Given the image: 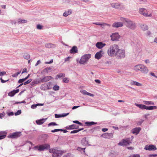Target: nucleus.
Listing matches in <instances>:
<instances>
[{
    "instance_id": "f257e3e1",
    "label": "nucleus",
    "mask_w": 157,
    "mask_h": 157,
    "mask_svg": "<svg viewBox=\"0 0 157 157\" xmlns=\"http://www.w3.org/2000/svg\"><path fill=\"white\" fill-rule=\"evenodd\" d=\"M119 48V46L117 44L111 46L107 51L108 55L111 57H115Z\"/></svg>"
},
{
    "instance_id": "f03ea898",
    "label": "nucleus",
    "mask_w": 157,
    "mask_h": 157,
    "mask_svg": "<svg viewBox=\"0 0 157 157\" xmlns=\"http://www.w3.org/2000/svg\"><path fill=\"white\" fill-rule=\"evenodd\" d=\"M121 20L124 22L125 25L128 28L131 29H134L136 27V24L134 22L128 19L122 17Z\"/></svg>"
},
{
    "instance_id": "7ed1b4c3",
    "label": "nucleus",
    "mask_w": 157,
    "mask_h": 157,
    "mask_svg": "<svg viewBox=\"0 0 157 157\" xmlns=\"http://www.w3.org/2000/svg\"><path fill=\"white\" fill-rule=\"evenodd\" d=\"M134 69L136 71H140L144 73H147L148 71V70L147 67L142 64L138 65L135 66Z\"/></svg>"
},
{
    "instance_id": "20e7f679",
    "label": "nucleus",
    "mask_w": 157,
    "mask_h": 157,
    "mask_svg": "<svg viewBox=\"0 0 157 157\" xmlns=\"http://www.w3.org/2000/svg\"><path fill=\"white\" fill-rule=\"evenodd\" d=\"M125 56V50L123 49H120L119 48L115 57L117 59H120L124 58Z\"/></svg>"
},
{
    "instance_id": "39448f33",
    "label": "nucleus",
    "mask_w": 157,
    "mask_h": 157,
    "mask_svg": "<svg viewBox=\"0 0 157 157\" xmlns=\"http://www.w3.org/2000/svg\"><path fill=\"white\" fill-rule=\"evenodd\" d=\"M49 152L52 153L53 157H59L62 155L63 152L62 151L54 149H51L49 150Z\"/></svg>"
},
{
    "instance_id": "423d86ee",
    "label": "nucleus",
    "mask_w": 157,
    "mask_h": 157,
    "mask_svg": "<svg viewBox=\"0 0 157 157\" xmlns=\"http://www.w3.org/2000/svg\"><path fill=\"white\" fill-rule=\"evenodd\" d=\"M21 135V132H16L9 134L8 137L10 138L16 139L20 137Z\"/></svg>"
},
{
    "instance_id": "0eeeda50",
    "label": "nucleus",
    "mask_w": 157,
    "mask_h": 157,
    "mask_svg": "<svg viewBox=\"0 0 157 157\" xmlns=\"http://www.w3.org/2000/svg\"><path fill=\"white\" fill-rule=\"evenodd\" d=\"M91 57V55L90 54H85L83 55L81 58L79 63L81 64H83L86 62Z\"/></svg>"
},
{
    "instance_id": "6e6552de",
    "label": "nucleus",
    "mask_w": 157,
    "mask_h": 157,
    "mask_svg": "<svg viewBox=\"0 0 157 157\" xmlns=\"http://www.w3.org/2000/svg\"><path fill=\"white\" fill-rule=\"evenodd\" d=\"M131 143V141L130 138H126L125 139H122L121 141L119 143L118 145L120 146H126L129 145L130 143Z\"/></svg>"
},
{
    "instance_id": "1a4fd4ad",
    "label": "nucleus",
    "mask_w": 157,
    "mask_h": 157,
    "mask_svg": "<svg viewBox=\"0 0 157 157\" xmlns=\"http://www.w3.org/2000/svg\"><path fill=\"white\" fill-rule=\"evenodd\" d=\"M144 149L148 151H155L157 150V148L154 145L150 144L146 145L145 146Z\"/></svg>"
},
{
    "instance_id": "9d476101",
    "label": "nucleus",
    "mask_w": 157,
    "mask_h": 157,
    "mask_svg": "<svg viewBox=\"0 0 157 157\" xmlns=\"http://www.w3.org/2000/svg\"><path fill=\"white\" fill-rule=\"evenodd\" d=\"M139 10L140 14L143 15L146 17H151L152 16V14L151 13H150L148 15V14L147 13H145L146 10L144 8H142L140 9Z\"/></svg>"
},
{
    "instance_id": "9b49d317",
    "label": "nucleus",
    "mask_w": 157,
    "mask_h": 157,
    "mask_svg": "<svg viewBox=\"0 0 157 157\" xmlns=\"http://www.w3.org/2000/svg\"><path fill=\"white\" fill-rule=\"evenodd\" d=\"M111 37V40L113 41H116L118 40L120 38V36L118 33H115L112 34L110 36Z\"/></svg>"
},
{
    "instance_id": "f8f14e48",
    "label": "nucleus",
    "mask_w": 157,
    "mask_h": 157,
    "mask_svg": "<svg viewBox=\"0 0 157 157\" xmlns=\"http://www.w3.org/2000/svg\"><path fill=\"white\" fill-rule=\"evenodd\" d=\"M113 133H105L102 134L101 137L105 139H110L113 138Z\"/></svg>"
},
{
    "instance_id": "ddd939ff",
    "label": "nucleus",
    "mask_w": 157,
    "mask_h": 157,
    "mask_svg": "<svg viewBox=\"0 0 157 157\" xmlns=\"http://www.w3.org/2000/svg\"><path fill=\"white\" fill-rule=\"evenodd\" d=\"M52 78L51 76H45L44 78L40 79L39 81V82H45L49 81Z\"/></svg>"
},
{
    "instance_id": "4468645a",
    "label": "nucleus",
    "mask_w": 157,
    "mask_h": 157,
    "mask_svg": "<svg viewBox=\"0 0 157 157\" xmlns=\"http://www.w3.org/2000/svg\"><path fill=\"white\" fill-rule=\"evenodd\" d=\"M88 140L87 139V137L83 138L81 140V144L82 145L85 146L90 145L88 144Z\"/></svg>"
},
{
    "instance_id": "2eb2a0df",
    "label": "nucleus",
    "mask_w": 157,
    "mask_h": 157,
    "mask_svg": "<svg viewBox=\"0 0 157 157\" xmlns=\"http://www.w3.org/2000/svg\"><path fill=\"white\" fill-rule=\"evenodd\" d=\"M123 24L121 22H115L113 24L112 26L114 28H117L122 27Z\"/></svg>"
},
{
    "instance_id": "dca6fc26",
    "label": "nucleus",
    "mask_w": 157,
    "mask_h": 157,
    "mask_svg": "<svg viewBox=\"0 0 157 157\" xmlns=\"http://www.w3.org/2000/svg\"><path fill=\"white\" fill-rule=\"evenodd\" d=\"M102 53L104 54V52L102 50L97 52L95 55V58L98 59H100L102 56Z\"/></svg>"
},
{
    "instance_id": "f3484780",
    "label": "nucleus",
    "mask_w": 157,
    "mask_h": 157,
    "mask_svg": "<svg viewBox=\"0 0 157 157\" xmlns=\"http://www.w3.org/2000/svg\"><path fill=\"white\" fill-rule=\"evenodd\" d=\"M78 126H77L75 124H73L71 125L67 126L65 127L66 129L71 130L78 128Z\"/></svg>"
},
{
    "instance_id": "a211bd4d",
    "label": "nucleus",
    "mask_w": 157,
    "mask_h": 157,
    "mask_svg": "<svg viewBox=\"0 0 157 157\" xmlns=\"http://www.w3.org/2000/svg\"><path fill=\"white\" fill-rule=\"evenodd\" d=\"M105 45V43H103L102 42H98L96 44V46L99 49H101Z\"/></svg>"
},
{
    "instance_id": "6ab92c4d",
    "label": "nucleus",
    "mask_w": 157,
    "mask_h": 157,
    "mask_svg": "<svg viewBox=\"0 0 157 157\" xmlns=\"http://www.w3.org/2000/svg\"><path fill=\"white\" fill-rule=\"evenodd\" d=\"M19 91V89H17L16 90H13L8 93V95L10 97H13L16 93Z\"/></svg>"
},
{
    "instance_id": "aec40b11",
    "label": "nucleus",
    "mask_w": 157,
    "mask_h": 157,
    "mask_svg": "<svg viewBox=\"0 0 157 157\" xmlns=\"http://www.w3.org/2000/svg\"><path fill=\"white\" fill-rule=\"evenodd\" d=\"M78 52L77 47L76 46H74L70 50V52L71 54H75L77 53Z\"/></svg>"
},
{
    "instance_id": "412c9836",
    "label": "nucleus",
    "mask_w": 157,
    "mask_h": 157,
    "mask_svg": "<svg viewBox=\"0 0 157 157\" xmlns=\"http://www.w3.org/2000/svg\"><path fill=\"white\" fill-rule=\"evenodd\" d=\"M141 129L140 127L132 129V132L133 134L137 135L139 133Z\"/></svg>"
},
{
    "instance_id": "4be33fe9",
    "label": "nucleus",
    "mask_w": 157,
    "mask_h": 157,
    "mask_svg": "<svg viewBox=\"0 0 157 157\" xmlns=\"http://www.w3.org/2000/svg\"><path fill=\"white\" fill-rule=\"evenodd\" d=\"M69 114V113H63L62 114H55V117L56 118H59L61 117H66Z\"/></svg>"
},
{
    "instance_id": "5701e85b",
    "label": "nucleus",
    "mask_w": 157,
    "mask_h": 157,
    "mask_svg": "<svg viewBox=\"0 0 157 157\" xmlns=\"http://www.w3.org/2000/svg\"><path fill=\"white\" fill-rule=\"evenodd\" d=\"M46 119L47 118L45 119L43 118L40 120H37L36 121V122L37 124L41 125L45 122Z\"/></svg>"
},
{
    "instance_id": "b1692460",
    "label": "nucleus",
    "mask_w": 157,
    "mask_h": 157,
    "mask_svg": "<svg viewBox=\"0 0 157 157\" xmlns=\"http://www.w3.org/2000/svg\"><path fill=\"white\" fill-rule=\"evenodd\" d=\"M111 7L115 9H118L120 6V4L118 3H113L110 4Z\"/></svg>"
},
{
    "instance_id": "393cba45",
    "label": "nucleus",
    "mask_w": 157,
    "mask_h": 157,
    "mask_svg": "<svg viewBox=\"0 0 157 157\" xmlns=\"http://www.w3.org/2000/svg\"><path fill=\"white\" fill-rule=\"evenodd\" d=\"M135 105L142 109H146V106L144 105L135 103Z\"/></svg>"
},
{
    "instance_id": "a878e982",
    "label": "nucleus",
    "mask_w": 157,
    "mask_h": 157,
    "mask_svg": "<svg viewBox=\"0 0 157 157\" xmlns=\"http://www.w3.org/2000/svg\"><path fill=\"white\" fill-rule=\"evenodd\" d=\"M140 26L141 29L144 31H146L148 29V26L146 25L141 24Z\"/></svg>"
},
{
    "instance_id": "bb28decb",
    "label": "nucleus",
    "mask_w": 157,
    "mask_h": 157,
    "mask_svg": "<svg viewBox=\"0 0 157 157\" xmlns=\"http://www.w3.org/2000/svg\"><path fill=\"white\" fill-rule=\"evenodd\" d=\"M72 10L70 9L68 10L67 11H66L63 14V16L64 17H66L68 15L71 14L72 13Z\"/></svg>"
},
{
    "instance_id": "cd10ccee",
    "label": "nucleus",
    "mask_w": 157,
    "mask_h": 157,
    "mask_svg": "<svg viewBox=\"0 0 157 157\" xmlns=\"http://www.w3.org/2000/svg\"><path fill=\"white\" fill-rule=\"evenodd\" d=\"M35 148H37L39 151H44L45 149L43 145H41L38 147L37 146H35L34 147Z\"/></svg>"
},
{
    "instance_id": "c85d7f7f",
    "label": "nucleus",
    "mask_w": 157,
    "mask_h": 157,
    "mask_svg": "<svg viewBox=\"0 0 157 157\" xmlns=\"http://www.w3.org/2000/svg\"><path fill=\"white\" fill-rule=\"evenodd\" d=\"M45 46L46 48H53L55 47V45L52 44L48 43L47 44H46L45 45Z\"/></svg>"
},
{
    "instance_id": "c756f323",
    "label": "nucleus",
    "mask_w": 157,
    "mask_h": 157,
    "mask_svg": "<svg viewBox=\"0 0 157 157\" xmlns=\"http://www.w3.org/2000/svg\"><path fill=\"white\" fill-rule=\"evenodd\" d=\"M85 124H86L88 126H90L92 125L96 124H97V122H95L93 121L91 122H88L87 121L85 122Z\"/></svg>"
},
{
    "instance_id": "7c9ffc66",
    "label": "nucleus",
    "mask_w": 157,
    "mask_h": 157,
    "mask_svg": "<svg viewBox=\"0 0 157 157\" xmlns=\"http://www.w3.org/2000/svg\"><path fill=\"white\" fill-rule=\"evenodd\" d=\"M157 106H147L146 107V110H152L154 109H155L157 108Z\"/></svg>"
},
{
    "instance_id": "2f4dec72",
    "label": "nucleus",
    "mask_w": 157,
    "mask_h": 157,
    "mask_svg": "<svg viewBox=\"0 0 157 157\" xmlns=\"http://www.w3.org/2000/svg\"><path fill=\"white\" fill-rule=\"evenodd\" d=\"M131 84L138 86H141L142 85L141 83L134 81H132L131 82Z\"/></svg>"
},
{
    "instance_id": "473e14b6",
    "label": "nucleus",
    "mask_w": 157,
    "mask_h": 157,
    "mask_svg": "<svg viewBox=\"0 0 157 157\" xmlns=\"http://www.w3.org/2000/svg\"><path fill=\"white\" fill-rule=\"evenodd\" d=\"M144 103L146 105H153L154 104V102L152 101H144Z\"/></svg>"
},
{
    "instance_id": "72a5a7b5",
    "label": "nucleus",
    "mask_w": 157,
    "mask_h": 157,
    "mask_svg": "<svg viewBox=\"0 0 157 157\" xmlns=\"http://www.w3.org/2000/svg\"><path fill=\"white\" fill-rule=\"evenodd\" d=\"M65 76V74L63 73H60L57 75L56 77V78L57 79L58 78H60L62 77H64Z\"/></svg>"
},
{
    "instance_id": "f704fd0d",
    "label": "nucleus",
    "mask_w": 157,
    "mask_h": 157,
    "mask_svg": "<svg viewBox=\"0 0 157 157\" xmlns=\"http://www.w3.org/2000/svg\"><path fill=\"white\" fill-rule=\"evenodd\" d=\"M18 23H25L27 22V21L26 20H22L21 19H19L18 20Z\"/></svg>"
},
{
    "instance_id": "c9c22d12",
    "label": "nucleus",
    "mask_w": 157,
    "mask_h": 157,
    "mask_svg": "<svg viewBox=\"0 0 157 157\" xmlns=\"http://www.w3.org/2000/svg\"><path fill=\"white\" fill-rule=\"evenodd\" d=\"M44 149H48L50 148V145L48 144H45L43 145Z\"/></svg>"
},
{
    "instance_id": "e433bc0d",
    "label": "nucleus",
    "mask_w": 157,
    "mask_h": 157,
    "mask_svg": "<svg viewBox=\"0 0 157 157\" xmlns=\"http://www.w3.org/2000/svg\"><path fill=\"white\" fill-rule=\"evenodd\" d=\"M57 125H58V124L55 122H51V123H49L48 124V127H49L51 126H54Z\"/></svg>"
},
{
    "instance_id": "4c0bfd02",
    "label": "nucleus",
    "mask_w": 157,
    "mask_h": 157,
    "mask_svg": "<svg viewBox=\"0 0 157 157\" xmlns=\"http://www.w3.org/2000/svg\"><path fill=\"white\" fill-rule=\"evenodd\" d=\"M24 58L26 59H28L30 58V56L28 54H25L24 55Z\"/></svg>"
},
{
    "instance_id": "58836bf2",
    "label": "nucleus",
    "mask_w": 157,
    "mask_h": 157,
    "mask_svg": "<svg viewBox=\"0 0 157 157\" xmlns=\"http://www.w3.org/2000/svg\"><path fill=\"white\" fill-rule=\"evenodd\" d=\"M59 87L57 85H55L53 87V90H58L59 89Z\"/></svg>"
},
{
    "instance_id": "ea45409f",
    "label": "nucleus",
    "mask_w": 157,
    "mask_h": 157,
    "mask_svg": "<svg viewBox=\"0 0 157 157\" xmlns=\"http://www.w3.org/2000/svg\"><path fill=\"white\" fill-rule=\"evenodd\" d=\"M39 82H37V81H34L33 82H32L31 83H30V85L32 86H34L36 84H37Z\"/></svg>"
},
{
    "instance_id": "a19ab883",
    "label": "nucleus",
    "mask_w": 157,
    "mask_h": 157,
    "mask_svg": "<svg viewBox=\"0 0 157 157\" xmlns=\"http://www.w3.org/2000/svg\"><path fill=\"white\" fill-rule=\"evenodd\" d=\"M128 157H140V155L139 154H132L131 155Z\"/></svg>"
},
{
    "instance_id": "79ce46f5",
    "label": "nucleus",
    "mask_w": 157,
    "mask_h": 157,
    "mask_svg": "<svg viewBox=\"0 0 157 157\" xmlns=\"http://www.w3.org/2000/svg\"><path fill=\"white\" fill-rule=\"evenodd\" d=\"M101 26L102 28H104L106 26H110V25L105 23H101Z\"/></svg>"
},
{
    "instance_id": "37998d69",
    "label": "nucleus",
    "mask_w": 157,
    "mask_h": 157,
    "mask_svg": "<svg viewBox=\"0 0 157 157\" xmlns=\"http://www.w3.org/2000/svg\"><path fill=\"white\" fill-rule=\"evenodd\" d=\"M63 81L64 83H67L68 82L69 80L68 78H63Z\"/></svg>"
},
{
    "instance_id": "c03bdc74",
    "label": "nucleus",
    "mask_w": 157,
    "mask_h": 157,
    "mask_svg": "<svg viewBox=\"0 0 157 157\" xmlns=\"http://www.w3.org/2000/svg\"><path fill=\"white\" fill-rule=\"evenodd\" d=\"M84 95H87L88 92L85 90H82L80 91Z\"/></svg>"
},
{
    "instance_id": "a18cd8bd",
    "label": "nucleus",
    "mask_w": 157,
    "mask_h": 157,
    "mask_svg": "<svg viewBox=\"0 0 157 157\" xmlns=\"http://www.w3.org/2000/svg\"><path fill=\"white\" fill-rule=\"evenodd\" d=\"M25 80H25V79L24 78H22V79H20L18 80V82L19 83H22L23 82H24Z\"/></svg>"
},
{
    "instance_id": "49530a36",
    "label": "nucleus",
    "mask_w": 157,
    "mask_h": 157,
    "mask_svg": "<svg viewBox=\"0 0 157 157\" xmlns=\"http://www.w3.org/2000/svg\"><path fill=\"white\" fill-rule=\"evenodd\" d=\"M32 81V79H29L27 81H26L24 83H23L24 84V85H27L29 83H30Z\"/></svg>"
},
{
    "instance_id": "de8ad7c7",
    "label": "nucleus",
    "mask_w": 157,
    "mask_h": 157,
    "mask_svg": "<svg viewBox=\"0 0 157 157\" xmlns=\"http://www.w3.org/2000/svg\"><path fill=\"white\" fill-rule=\"evenodd\" d=\"M21 113V111L20 110H18L15 113V116L20 115Z\"/></svg>"
},
{
    "instance_id": "09e8293b",
    "label": "nucleus",
    "mask_w": 157,
    "mask_h": 157,
    "mask_svg": "<svg viewBox=\"0 0 157 157\" xmlns=\"http://www.w3.org/2000/svg\"><path fill=\"white\" fill-rule=\"evenodd\" d=\"M60 129H56L53 130H52L51 132H56L60 131Z\"/></svg>"
},
{
    "instance_id": "8fccbe9b",
    "label": "nucleus",
    "mask_w": 157,
    "mask_h": 157,
    "mask_svg": "<svg viewBox=\"0 0 157 157\" xmlns=\"http://www.w3.org/2000/svg\"><path fill=\"white\" fill-rule=\"evenodd\" d=\"M85 149H86V148H81L80 147H78V148L77 150L79 151H83L85 152Z\"/></svg>"
},
{
    "instance_id": "3c124183",
    "label": "nucleus",
    "mask_w": 157,
    "mask_h": 157,
    "mask_svg": "<svg viewBox=\"0 0 157 157\" xmlns=\"http://www.w3.org/2000/svg\"><path fill=\"white\" fill-rule=\"evenodd\" d=\"M79 132V131H78V130H74L73 131H71L70 133L71 134H73L75 133H77Z\"/></svg>"
},
{
    "instance_id": "603ef678",
    "label": "nucleus",
    "mask_w": 157,
    "mask_h": 157,
    "mask_svg": "<svg viewBox=\"0 0 157 157\" xmlns=\"http://www.w3.org/2000/svg\"><path fill=\"white\" fill-rule=\"evenodd\" d=\"M144 121V120H141L140 121H138V122L137 123L138 125H140Z\"/></svg>"
},
{
    "instance_id": "864d4df0",
    "label": "nucleus",
    "mask_w": 157,
    "mask_h": 157,
    "mask_svg": "<svg viewBox=\"0 0 157 157\" xmlns=\"http://www.w3.org/2000/svg\"><path fill=\"white\" fill-rule=\"evenodd\" d=\"M38 106V104H33L31 105V108L33 109L36 108Z\"/></svg>"
},
{
    "instance_id": "5fc2aeb1",
    "label": "nucleus",
    "mask_w": 157,
    "mask_h": 157,
    "mask_svg": "<svg viewBox=\"0 0 157 157\" xmlns=\"http://www.w3.org/2000/svg\"><path fill=\"white\" fill-rule=\"evenodd\" d=\"M42 27L40 25H37V28L38 29H42Z\"/></svg>"
},
{
    "instance_id": "6e6d98bb",
    "label": "nucleus",
    "mask_w": 157,
    "mask_h": 157,
    "mask_svg": "<svg viewBox=\"0 0 157 157\" xmlns=\"http://www.w3.org/2000/svg\"><path fill=\"white\" fill-rule=\"evenodd\" d=\"M6 73V72L5 71H2L0 72V76H2L5 75Z\"/></svg>"
},
{
    "instance_id": "4d7b16f0",
    "label": "nucleus",
    "mask_w": 157,
    "mask_h": 157,
    "mask_svg": "<svg viewBox=\"0 0 157 157\" xmlns=\"http://www.w3.org/2000/svg\"><path fill=\"white\" fill-rule=\"evenodd\" d=\"M71 58V57L70 56L68 57L65 59L64 60L65 62H67V61H69Z\"/></svg>"
},
{
    "instance_id": "13d9d810",
    "label": "nucleus",
    "mask_w": 157,
    "mask_h": 157,
    "mask_svg": "<svg viewBox=\"0 0 157 157\" xmlns=\"http://www.w3.org/2000/svg\"><path fill=\"white\" fill-rule=\"evenodd\" d=\"M150 74L151 75V76H154V77H155V78H157V76H156L155 75V74H154V73H153V72H150Z\"/></svg>"
},
{
    "instance_id": "bf43d9fd",
    "label": "nucleus",
    "mask_w": 157,
    "mask_h": 157,
    "mask_svg": "<svg viewBox=\"0 0 157 157\" xmlns=\"http://www.w3.org/2000/svg\"><path fill=\"white\" fill-rule=\"evenodd\" d=\"M25 102L24 101H22L21 102H15V103H14V104H21V103H25Z\"/></svg>"
},
{
    "instance_id": "052dcab7",
    "label": "nucleus",
    "mask_w": 157,
    "mask_h": 157,
    "mask_svg": "<svg viewBox=\"0 0 157 157\" xmlns=\"http://www.w3.org/2000/svg\"><path fill=\"white\" fill-rule=\"evenodd\" d=\"M7 114L9 116H13L14 115V113L13 112H11L7 113Z\"/></svg>"
},
{
    "instance_id": "680f3d73",
    "label": "nucleus",
    "mask_w": 157,
    "mask_h": 157,
    "mask_svg": "<svg viewBox=\"0 0 157 157\" xmlns=\"http://www.w3.org/2000/svg\"><path fill=\"white\" fill-rule=\"evenodd\" d=\"M149 157H155L157 156V154H151L149 155Z\"/></svg>"
},
{
    "instance_id": "e2e57ef3",
    "label": "nucleus",
    "mask_w": 157,
    "mask_h": 157,
    "mask_svg": "<svg viewBox=\"0 0 157 157\" xmlns=\"http://www.w3.org/2000/svg\"><path fill=\"white\" fill-rule=\"evenodd\" d=\"M6 136V135H2L0 136V140L4 138Z\"/></svg>"
},
{
    "instance_id": "0e129e2a",
    "label": "nucleus",
    "mask_w": 157,
    "mask_h": 157,
    "mask_svg": "<svg viewBox=\"0 0 157 157\" xmlns=\"http://www.w3.org/2000/svg\"><path fill=\"white\" fill-rule=\"evenodd\" d=\"M1 81V82L2 83H4L6 82H7L8 80H6V81H5L4 80H3V79H2V78H0V79Z\"/></svg>"
},
{
    "instance_id": "69168bd1",
    "label": "nucleus",
    "mask_w": 157,
    "mask_h": 157,
    "mask_svg": "<svg viewBox=\"0 0 157 157\" xmlns=\"http://www.w3.org/2000/svg\"><path fill=\"white\" fill-rule=\"evenodd\" d=\"M95 81L97 83L100 84L101 83V81L99 79H95Z\"/></svg>"
},
{
    "instance_id": "338daca9",
    "label": "nucleus",
    "mask_w": 157,
    "mask_h": 157,
    "mask_svg": "<svg viewBox=\"0 0 157 157\" xmlns=\"http://www.w3.org/2000/svg\"><path fill=\"white\" fill-rule=\"evenodd\" d=\"M108 129L106 128H103L102 129V131L104 132H105L108 130Z\"/></svg>"
},
{
    "instance_id": "774afa93",
    "label": "nucleus",
    "mask_w": 157,
    "mask_h": 157,
    "mask_svg": "<svg viewBox=\"0 0 157 157\" xmlns=\"http://www.w3.org/2000/svg\"><path fill=\"white\" fill-rule=\"evenodd\" d=\"M70 154H67L66 155H64L63 157H70Z\"/></svg>"
}]
</instances>
